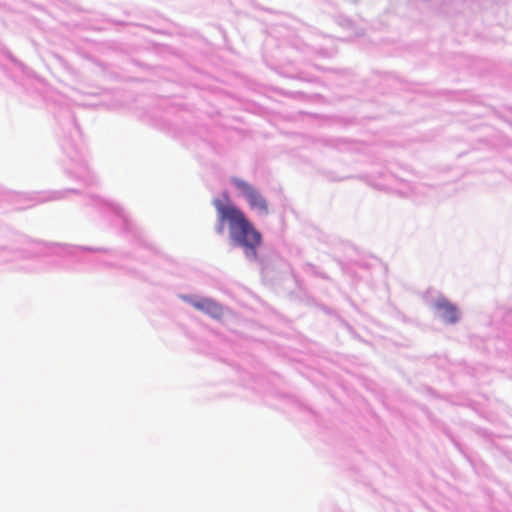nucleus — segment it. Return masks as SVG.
Returning <instances> with one entry per match:
<instances>
[{"mask_svg": "<svg viewBox=\"0 0 512 512\" xmlns=\"http://www.w3.org/2000/svg\"><path fill=\"white\" fill-rule=\"evenodd\" d=\"M232 182L245 197L251 210L264 216L269 214L267 200L253 185L239 178H233Z\"/></svg>", "mask_w": 512, "mask_h": 512, "instance_id": "obj_2", "label": "nucleus"}, {"mask_svg": "<svg viewBox=\"0 0 512 512\" xmlns=\"http://www.w3.org/2000/svg\"><path fill=\"white\" fill-rule=\"evenodd\" d=\"M435 307L438 316L446 323H455L459 319V312L455 306L445 299H439Z\"/></svg>", "mask_w": 512, "mask_h": 512, "instance_id": "obj_4", "label": "nucleus"}, {"mask_svg": "<svg viewBox=\"0 0 512 512\" xmlns=\"http://www.w3.org/2000/svg\"><path fill=\"white\" fill-rule=\"evenodd\" d=\"M226 200L225 203L220 199L213 201L218 219L221 223H228L231 240L243 248L247 259L255 261L258 259L257 250L262 243V235L245 214L230 202L228 196H226Z\"/></svg>", "mask_w": 512, "mask_h": 512, "instance_id": "obj_1", "label": "nucleus"}, {"mask_svg": "<svg viewBox=\"0 0 512 512\" xmlns=\"http://www.w3.org/2000/svg\"><path fill=\"white\" fill-rule=\"evenodd\" d=\"M222 230H223V228H222V227H219L218 232H219V233H222Z\"/></svg>", "mask_w": 512, "mask_h": 512, "instance_id": "obj_5", "label": "nucleus"}, {"mask_svg": "<svg viewBox=\"0 0 512 512\" xmlns=\"http://www.w3.org/2000/svg\"><path fill=\"white\" fill-rule=\"evenodd\" d=\"M190 303L197 310L202 311L215 319H220L223 316V307L213 299L201 298L199 300H192Z\"/></svg>", "mask_w": 512, "mask_h": 512, "instance_id": "obj_3", "label": "nucleus"}]
</instances>
